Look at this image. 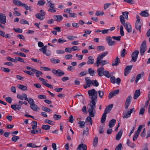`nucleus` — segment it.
Instances as JSON below:
<instances>
[{
    "label": "nucleus",
    "mask_w": 150,
    "mask_h": 150,
    "mask_svg": "<svg viewBox=\"0 0 150 150\" xmlns=\"http://www.w3.org/2000/svg\"><path fill=\"white\" fill-rule=\"evenodd\" d=\"M88 93L89 96V98L91 100L90 102V103H96L97 101V92L94 89H92L88 90Z\"/></svg>",
    "instance_id": "f257e3e1"
},
{
    "label": "nucleus",
    "mask_w": 150,
    "mask_h": 150,
    "mask_svg": "<svg viewBox=\"0 0 150 150\" xmlns=\"http://www.w3.org/2000/svg\"><path fill=\"white\" fill-rule=\"evenodd\" d=\"M97 72L98 76H104L106 77L109 78L111 76L108 71L104 70V68L103 66L98 68Z\"/></svg>",
    "instance_id": "f03ea898"
},
{
    "label": "nucleus",
    "mask_w": 150,
    "mask_h": 150,
    "mask_svg": "<svg viewBox=\"0 0 150 150\" xmlns=\"http://www.w3.org/2000/svg\"><path fill=\"white\" fill-rule=\"evenodd\" d=\"M90 106V108L88 111L89 113V115L92 117H93L96 115V112L95 108H96V103H90L88 104Z\"/></svg>",
    "instance_id": "7ed1b4c3"
},
{
    "label": "nucleus",
    "mask_w": 150,
    "mask_h": 150,
    "mask_svg": "<svg viewBox=\"0 0 150 150\" xmlns=\"http://www.w3.org/2000/svg\"><path fill=\"white\" fill-rule=\"evenodd\" d=\"M147 50V47L146 44V42L144 40L142 42L140 46V52L141 55L143 56L145 52Z\"/></svg>",
    "instance_id": "20e7f679"
},
{
    "label": "nucleus",
    "mask_w": 150,
    "mask_h": 150,
    "mask_svg": "<svg viewBox=\"0 0 150 150\" xmlns=\"http://www.w3.org/2000/svg\"><path fill=\"white\" fill-rule=\"evenodd\" d=\"M23 102L22 101L19 100L18 101L19 105L17 104L15 105H11V108L15 111H16L17 109L19 110L21 108V105L23 104Z\"/></svg>",
    "instance_id": "39448f33"
},
{
    "label": "nucleus",
    "mask_w": 150,
    "mask_h": 150,
    "mask_svg": "<svg viewBox=\"0 0 150 150\" xmlns=\"http://www.w3.org/2000/svg\"><path fill=\"white\" fill-rule=\"evenodd\" d=\"M85 84L83 85V87L85 89L86 88L88 87L91 86L92 83V80L89 79V77H85Z\"/></svg>",
    "instance_id": "423d86ee"
},
{
    "label": "nucleus",
    "mask_w": 150,
    "mask_h": 150,
    "mask_svg": "<svg viewBox=\"0 0 150 150\" xmlns=\"http://www.w3.org/2000/svg\"><path fill=\"white\" fill-rule=\"evenodd\" d=\"M52 71L53 74L59 76H62L64 74V73L60 69H53Z\"/></svg>",
    "instance_id": "0eeeda50"
},
{
    "label": "nucleus",
    "mask_w": 150,
    "mask_h": 150,
    "mask_svg": "<svg viewBox=\"0 0 150 150\" xmlns=\"http://www.w3.org/2000/svg\"><path fill=\"white\" fill-rule=\"evenodd\" d=\"M132 98V97L130 95L127 98L125 105V109H127L128 108L131 102Z\"/></svg>",
    "instance_id": "6e6552de"
},
{
    "label": "nucleus",
    "mask_w": 150,
    "mask_h": 150,
    "mask_svg": "<svg viewBox=\"0 0 150 150\" xmlns=\"http://www.w3.org/2000/svg\"><path fill=\"white\" fill-rule=\"evenodd\" d=\"M139 53V52L138 50H135L132 53V54L131 61H133L134 62L136 61Z\"/></svg>",
    "instance_id": "1a4fd4ad"
},
{
    "label": "nucleus",
    "mask_w": 150,
    "mask_h": 150,
    "mask_svg": "<svg viewBox=\"0 0 150 150\" xmlns=\"http://www.w3.org/2000/svg\"><path fill=\"white\" fill-rule=\"evenodd\" d=\"M112 38L110 36H108L105 38L106 40L107 41L108 45L110 46L114 45L116 43V42L115 41L112 40Z\"/></svg>",
    "instance_id": "9d476101"
},
{
    "label": "nucleus",
    "mask_w": 150,
    "mask_h": 150,
    "mask_svg": "<svg viewBox=\"0 0 150 150\" xmlns=\"http://www.w3.org/2000/svg\"><path fill=\"white\" fill-rule=\"evenodd\" d=\"M110 81L112 83L119 84L121 80L120 78H118L115 79V77L113 76H110Z\"/></svg>",
    "instance_id": "9b49d317"
},
{
    "label": "nucleus",
    "mask_w": 150,
    "mask_h": 150,
    "mask_svg": "<svg viewBox=\"0 0 150 150\" xmlns=\"http://www.w3.org/2000/svg\"><path fill=\"white\" fill-rule=\"evenodd\" d=\"M132 65L127 66L125 69L124 75L125 76H127L130 73Z\"/></svg>",
    "instance_id": "f8f14e48"
},
{
    "label": "nucleus",
    "mask_w": 150,
    "mask_h": 150,
    "mask_svg": "<svg viewBox=\"0 0 150 150\" xmlns=\"http://www.w3.org/2000/svg\"><path fill=\"white\" fill-rule=\"evenodd\" d=\"M6 22V17L4 14L0 13V23L5 25Z\"/></svg>",
    "instance_id": "ddd939ff"
},
{
    "label": "nucleus",
    "mask_w": 150,
    "mask_h": 150,
    "mask_svg": "<svg viewBox=\"0 0 150 150\" xmlns=\"http://www.w3.org/2000/svg\"><path fill=\"white\" fill-rule=\"evenodd\" d=\"M17 97L21 100H23L24 99L25 100H27L28 98L27 95L24 93L22 94L21 95L18 94Z\"/></svg>",
    "instance_id": "4468645a"
},
{
    "label": "nucleus",
    "mask_w": 150,
    "mask_h": 150,
    "mask_svg": "<svg viewBox=\"0 0 150 150\" xmlns=\"http://www.w3.org/2000/svg\"><path fill=\"white\" fill-rule=\"evenodd\" d=\"M123 25L125 26V28L128 33H130L132 31V26L129 22H126Z\"/></svg>",
    "instance_id": "2eb2a0df"
},
{
    "label": "nucleus",
    "mask_w": 150,
    "mask_h": 150,
    "mask_svg": "<svg viewBox=\"0 0 150 150\" xmlns=\"http://www.w3.org/2000/svg\"><path fill=\"white\" fill-rule=\"evenodd\" d=\"M13 3L14 4L19 6H26L25 4L22 3L18 0H13Z\"/></svg>",
    "instance_id": "dca6fc26"
},
{
    "label": "nucleus",
    "mask_w": 150,
    "mask_h": 150,
    "mask_svg": "<svg viewBox=\"0 0 150 150\" xmlns=\"http://www.w3.org/2000/svg\"><path fill=\"white\" fill-rule=\"evenodd\" d=\"M87 149V147L86 145L82 143L79 145L77 150H86Z\"/></svg>",
    "instance_id": "f3484780"
},
{
    "label": "nucleus",
    "mask_w": 150,
    "mask_h": 150,
    "mask_svg": "<svg viewBox=\"0 0 150 150\" xmlns=\"http://www.w3.org/2000/svg\"><path fill=\"white\" fill-rule=\"evenodd\" d=\"M113 106V104H110L108 106L105 108L104 111V113L107 114L109 113L112 109Z\"/></svg>",
    "instance_id": "a211bd4d"
},
{
    "label": "nucleus",
    "mask_w": 150,
    "mask_h": 150,
    "mask_svg": "<svg viewBox=\"0 0 150 150\" xmlns=\"http://www.w3.org/2000/svg\"><path fill=\"white\" fill-rule=\"evenodd\" d=\"M53 18L54 20L56 21L60 22L63 19L62 16L60 15H54Z\"/></svg>",
    "instance_id": "6ab92c4d"
},
{
    "label": "nucleus",
    "mask_w": 150,
    "mask_h": 150,
    "mask_svg": "<svg viewBox=\"0 0 150 150\" xmlns=\"http://www.w3.org/2000/svg\"><path fill=\"white\" fill-rule=\"evenodd\" d=\"M142 24L140 22H136L135 27L136 29L138 30L140 33L141 32V28Z\"/></svg>",
    "instance_id": "aec40b11"
},
{
    "label": "nucleus",
    "mask_w": 150,
    "mask_h": 150,
    "mask_svg": "<svg viewBox=\"0 0 150 150\" xmlns=\"http://www.w3.org/2000/svg\"><path fill=\"white\" fill-rule=\"evenodd\" d=\"M140 92L139 89L137 90L135 92L133 98L134 99H136L140 95Z\"/></svg>",
    "instance_id": "412c9836"
},
{
    "label": "nucleus",
    "mask_w": 150,
    "mask_h": 150,
    "mask_svg": "<svg viewBox=\"0 0 150 150\" xmlns=\"http://www.w3.org/2000/svg\"><path fill=\"white\" fill-rule=\"evenodd\" d=\"M147 11H148L147 10L146 11H142L139 14L142 17H148L149 16V14Z\"/></svg>",
    "instance_id": "4be33fe9"
},
{
    "label": "nucleus",
    "mask_w": 150,
    "mask_h": 150,
    "mask_svg": "<svg viewBox=\"0 0 150 150\" xmlns=\"http://www.w3.org/2000/svg\"><path fill=\"white\" fill-rule=\"evenodd\" d=\"M120 63V60L118 57H117L115 60L112 62V65L113 66H116L118 65V63Z\"/></svg>",
    "instance_id": "5701e85b"
},
{
    "label": "nucleus",
    "mask_w": 150,
    "mask_h": 150,
    "mask_svg": "<svg viewBox=\"0 0 150 150\" xmlns=\"http://www.w3.org/2000/svg\"><path fill=\"white\" fill-rule=\"evenodd\" d=\"M116 122V120L115 119H112L109 122L108 126L109 127H113Z\"/></svg>",
    "instance_id": "b1692460"
},
{
    "label": "nucleus",
    "mask_w": 150,
    "mask_h": 150,
    "mask_svg": "<svg viewBox=\"0 0 150 150\" xmlns=\"http://www.w3.org/2000/svg\"><path fill=\"white\" fill-rule=\"evenodd\" d=\"M88 60L87 61V64H93L94 62V59L92 56L88 57Z\"/></svg>",
    "instance_id": "393cba45"
},
{
    "label": "nucleus",
    "mask_w": 150,
    "mask_h": 150,
    "mask_svg": "<svg viewBox=\"0 0 150 150\" xmlns=\"http://www.w3.org/2000/svg\"><path fill=\"white\" fill-rule=\"evenodd\" d=\"M122 134V130H120L117 134L116 137V139L119 140L120 139Z\"/></svg>",
    "instance_id": "a878e982"
},
{
    "label": "nucleus",
    "mask_w": 150,
    "mask_h": 150,
    "mask_svg": "<svg viewBox=\"0 0 150 150\" xmlns=\"http://www.w3.org/2000/svg\"><path fill=\"white\" fill-rule=\"evenodd\" d=\"M30 108L34 111H36L38 110L39 109V108L38 106L35 104V103L31 105H30Z\"/></svg>",
    "instance_id": "bb28decb"
},
{
    "label": "nucleus",
    "mask_w": 150,
    "mask_h": 150,
    "mask_svg": "<svg viewBox=\"0 0 150 150\" xmlns=\"http://www.w3.org/2000/svg\"><path fill=\"white\" fill-rule=\"evenodd\" d=\"M144 72H142L141 73H140L138 74L136 77L135 82L136 83H137L138 81L139 80V79H141L142 76H144Z\"/></svg>",
    "instance_id": "cd10ccee"
},
{
    "label": "nucleus",
    "mask_w": 150,
    "mask_h": 150,
    "mask_svg": "<svg viewBox=\"0 0 150 150\" xmlns=\"http://www.w3.org/2000/svg\"><path fill=\"white\" fill-rule=\"evenodd\" d=\"M127 144L128 146L132 148H134L136 146L135 144L131 142L129 139L127 140Z\"/></svg>",
    "instance_id": "c85d7f7f"
},
{
    "label": "nucleus",
    "mask_w": 150,
    "mask_h": 150,
    "mask_svg": "<svg viewBox=\"0 0 150 150\" xmlns=\"http://www.w3.org/2000/svg\"><path fill=\"white\" fill-rule=\"evenodd\" d=\"M27 146L32 148L40 147L41 146V145L39 146H37L35 144L32 143H30L27 144Z\"/></svg>",
    "instance_id": "c756f323"
},
{
    "label": "nucleus",
    "mask_w": 150,
    "mask_h": 150,
    "mask_svg": "<svg viewBox=\"0 0 150 150\" xmlns=\"http://www.w3.org/2000/svg\"><path fill=\"white\" fill-rule=\"evenodd\" d=\"M18 88L22 91H26L27 90V87L24 85L20 84L18 85Z\"/></svg>",
    "instance_id": "7c9ffc66"
},
{
    "label": "nucleus",
    "mask_w": 150,
    "mask_h": 150,
    "mask_svg": "<svg viewBox=\"0 0 150 150\" xmlns=\"http://www.w3.org/2000/svg\"><path fill=\"white\" fill-rule=\"evenodd\" d=\"M35 16L38 19L42 20H43L44 18V17H43V16H42V15H41V14L39 13H38L35 14Z\"/></svg>",
    "instance_id": "2f4dec72"
},
{
    "label": "nucleus",
    "mask_w": 150,
    "mask_h": 150,
    "mask_svg": "<svg viewBox=\"0 0 150 150\" xmlns=\"http://www.w3.org/2000/svg\"><path fill=\"white\" fill-rule=\"evenodd\" d=\"M37 122L35 121H33L32 122V128L33 129H35L37 127Z\"/></svg>",
    "instance_id": "473e14b6"
},
{
    "label": "nucleus",
    "mask_w": 150,
    "mask_h": 150,
    "mask_svg": "<svg viewBox=\"0 0 150 150\" xmlns=\"http://www.w3.org/2000/svg\"><path fill=\"white\" fill-rule=\"evenodd\" d=\"M88 73L92 76H93L96 73L95 71L93 70L91 68H89L88 69Z\"/></svg>",
    "instance_id": "72a5a7b5"
},
{
    "label": "nucleus",
    "mask_w": 150,
    "mask_h": 150,
    "mask_svg": "<svg viewBox=\"0 0 150 150\" xmlns=\"http://www.w3.org/2000/svg\"><path fill=\"white\" fill-rule=\"evenodd\" d=\"M61 116L60 115H56L55 114L53 115V118L55 120H59L61 119Z\"/></svg>",
    "instance_id": "f704fd0d"
},
{
    "label": "nucleus",
    "mask_w": 150,
    "mask_h": 150,
    "mask_svg": "<svg viewBox=\"0 0 150 150\" xmlns=\"http://www.w3.org/2000/svg\"><path fill=\"white\" fill-rule=\"evenodd\" d=\"M98 140V137H95L94 139L93 142V145L95 147L97 145Z\"/></svg>",
    "instance_id": "c9c22d12"
},
{
    "label": "nucleus",
    "mask_w": 150,
    "mask_h": 150,
    "mask_svg": "<svg viewBox=\"0 0 150 150\" xmlns=\"http://www.w3.org/2000/svg\"><path fill=\"white\" fill-rule=\"evenodd\" d=\"M106 114L104 113L102 116L101 119V123H104L106 119Z\"/></svg>",
    "instance_id": "e433bc0d"
},
{
    "label": "nucleus",
    "mask_w": 150,
    "mask_h": 150,
    "mask_svg": "<svg viewBox=\"0 0 150 150\" xmlns=\"http://www.w3.org/2000/svg\"><path fill=\"white\" fill-rule=\"evenodd\" d=\"M34 73L36 74V76L37 77H40L39 75H42V72L39 71L36 69L35 70Z\"/></svg>",
    "instance_id": "4c0bfd02"
},
{
    "label": "nucleus",
    "mask_w": 150,
    "mask_h": 150,
    "mask_svg": "<svg viewBox=\"0 0 150 150\" xmlns=\"http://www.w3.org/2000/svg\"><path fill=\"white\" fill-rule=\"evenodd\" d=\"M93 86L96 87H97L99 86V83L96 80H92V83Z\"/></svg>",
    "instance_id": "58836bf2"
},
{
    "label": "nucleus",
    "mask_w": 150,
    "mask_h": 150,
    "mask_svg": "<svg viewBox=\"0 0 150 150\" xmlns=\"http://www.w3.org/2000/svg\"><path fill=\"white\" fill-rule=\"evenodd\" d=\"M50 60L51 62L53 64H57L59 63L60 62L59 59L54 58L51 59Z\"/></svg>",
    "instance_id": "ea45409f"
},
{
    "label": "nucleus",
    "mask_w": 150,
    "mask_h": 150,
    "mask_svg": "<svg viewBox=\"0 0 150 150\" xmlns=\"http://www.w3.org/2000/svg\"><path fill=\"white\" fill-rule=\"evenodd\" d=\"M27 101H28V103L30 104V105H31L35 103V102L31 98H28Z\"/></svg>",
    "instance_id": "a19ab883"
},
{
    "label": "nucleus",
    "mask_w": 150,
    "mask_h": 150,
    "mask_svg": "<svg viewBox=\"0 0 150 150\" xmlns=\"http://www.w3.org/2000/svg\"><path fill=\"white\" fill-rule=\"evenodd\" d=\"M50 126L48 125H44L42 126V129L45 130H48L50 129Z\"/></svg>",
    "instance_id": "79ce46f5"
},
{
    "label": "nucleus",
    "mask_w": 150,
    "mask_h": 150,
    "mask_svg": "<svg viewBox=\"0 0 150 150\" xmlns=\"http://www.w3.org/2000/svg\"><path fill=\"white\" fill-rule=\"evenodd\" d=\"M91 117L90 116L87 117L86 120V122H90V124L91 125L92 124L93 121L91 119Z\"/></svg>",
    "instance_id": "37998d69"
},
{
    "label": "nucleus",
    "mask_w": 150,
    "mask_h": 150,
    "mask_svg": "<svg viewBox=\"0 0 150 150\" xmlns=\"http://www.w3.org/2000/svg\"><path fill=\"white\" fill-rule=\"evenodd\" d=\"M47 46H45L42 48L39 49L40 51H42L43 54L45 53L46 50H47Z\"/></svg>",
    "instance_id": "c03bdc74"
},
{
    "label": "nucleus",
    "mask_w": 150,
    "mask_h": 150,
    "mask_svg": "<svg viewBox=\"0 0 150 150\" xmlns=\"http://www.w3.org/2000/svg\"><path fill=\"white\" fill-rule=\"evenodd\" d=\"M120 22L123 25L125 23L124 18L122 15H121L120 16Z\"/></svg>",
    "instance_id": "a18cd8bd"
},
{
    "label": "nucleus",
    "mask_w": 150,
    "mask_h": 150,
    "mask_svg": "<svg viewBox=\"0 0 150 150\" xmlns=\"http://www.w3.org/2000/svg\"><path fill=\"white\" fill-rule=\"evenodd\" d=\"M45 2V1L43 0H40L39 1L37 4V5L38 6H43Z\"/></svg>",
    "instance_id": "49530a36"
},
{
    "label": "nucleus",
    "mask_w": 150,
    "mask_h": 150,
    "mask_svg": "<svg viewBox=\"0 0 150 150\" xmlns=\"http://www.w3.org/2000/svg\"><path fill=\"white\" fill-rule=\"evenodd\" d=\"M6 59L10 61H11L14 62L16 63L17 62V61L15 59L11 58L10 57H6Z\"/></svg>",
    "instance_id": "de8ad7c7"
},
{
    "label": "nucleus",
    "mask_w": 150,
    "mask_h": 150,
    "mask_svg": "<svg viewBox=\"0 0 150 150\" xmlns=\"http://www.w3.org/2000/svg\"><path fill=\"white\" fill-rule=\"evenodd\" d=\"M96 49L97 51H103L105 50V48L103 46H99L97 47Z\"/></svg>",
    "instance_id": "09e8293b"
},
{
    "label": "nucleus",
    "mask_w": 150,
    "mask_h": 150,
    "mask_svg": "<svg viewBox=\"0 0 150 150\" xmlns=\"http://www.w3.org/2000/svg\"><path fill=\"white\" fill-rule=\"evenodd\" d=\"M122 144L121 143H120L116 147L115 150H122Z\"/></svg>",
    "instance_id": "8fccbe9b"
},
{
    "label": "nucleus",
    "mask_w": 150,
    "mask_h": 150,
    "mask_svg": "<svg viewBox=\"0 0 150 150\" xmlns=\"http://www.w3.org/2000/svg\"><path fill=\"white\" fill-rule=\"evenodd\" d=\"M20 22L22 24L29 25L28 22L27 21L24 19H21L20 21Z\"/></svg>",
    "instance_id": "3c124183"
},
{
    "label": "nucleus",
    "mask_w": 150,
    "mask_h": 150,
    "mask_svg": "<svg viewBox=\"0 0 150 150\" xmlns=\"http://www.w3.org/2000/svg\"><path fill=\"white\" fill-rule=\"evenodd\" d=\"M42 109L43 111L46 112H49L51 111V110L50 109L45 106H42Z\"/></svg>",
    "instance_id": "603ef678"
},
{
    "label": "nucleus",
    "mask_w": 150,
    "mask_h": 150,
    "mask_svg": "<svg viewBox=\"0 0 150 150\" xmlns=\"http://www.w3.org/2000/svg\"><path fill=\"white\" fill-rule=\"evenodd\" d=\"M87 74V71H85L81 72L79 74V76L80 77L82 76H83L86 75Z\"/></svg>",
    "instance_id": "864d4df0"
},
{
    "label": "nucleus",
    "mask_w": 150,
    "mask_h": 150,
    "mask_svg": "<svg viewBox=\"0 0 150 150\" xmlns=\"http://www.w3.org/2000/svg\"><path fill=\"white\" fill-rule=\"evenodd\" d=\"M13 53L14 54H18L21 57H26V55L25 54L21 52H14Z\"/></svg>",
    "instance_id": "5fc2aeb1"
},
{
    "label": "nucleus",
    "mask_w": 150,
    "mask_h": 150,
    "mask_svg": "<svg viewBox=\"0 0 150 150\" xmlns=\"http://www.w3.org/2000/svg\"><path fill=\"white\" fill-rule=\"evenodd\" d=\"M46 123H47L49 124L52 125H53L54 124V122H53L51 120H49L47 119H46L44 121Z\"/></svg>",
    "instance_id": "6e6d98bb"
},
{
    "label": "nucleus",
    "mask_w": 150,
    "mask_h": 150,
    "mask_svg": "<svg viewBox=\"0 0 150 150\" xmlns=\"http://www.w3.org/2000/svg\"><path fill=\"white\" fill-rule=\"evenodd\" d=\"M126 54V49H124L121 52V56L122 57H125Z\"/></svg>",
    "instance_id": "4d7b16f0"
},
{
    "label": "nucleus",
    "mask_w": 150,
    "mask_h": 150,
    "mask_svg": "<svg viewBox=\"0 0 150 150\" xmlns=\"http://www.w3.org/2000/svg\"><path fill=\"white\" fill-rule=\"evenodd\" d=\"M19 139L20 138L18 136H14L12 137L11 139V140L12 141L14 142H16L17 140Z\"/></svg>",
    "instance_id": "13d9d810"
},
{
    "label": "nucleus",
    "mask_w": 150,
    "mask_h": 150,
    "mask_svg": "<svg viewBox=\"0 0 150 150\" xmlns=\"http://www.w3.org/2000/svg\"><path fill=\"white\" fill-rule=\"evenodd\" d=\"M88 129L87 127L84 130L83 132V135L87 136L88 134Z\"/></svg>",
    "instance_id": "bf43d9fd"
},
{
    "label": "nucleus",
    "mask_w": 150,
    "mask_h": 150,
    "mask_svg": "<svg viewBox=\"0 0 150 150\" xmlns=\"http://www.w3.org/2000/svg\"><path fill=\"white\" fill-rule=\"evenodd\" d=\"M1 69L2 71L7 73L10 72V70L9 69L4 67H1Z\"/></svg>",
    "instance_id": "052dcab7"
},
{
    "label": "nucleus",
    "mask_w": 150,
    "mask_h": 150,
    "mask_svg": "<svg viewBox=\"0 0 150 150\" xmlns=\"http://www.w3.org/2000/svg\"><path fill=\"white\" fill-rule=\"evenodd\" d=\"M142 126L143 125H140L138 128L137 130L135 132L139 134V133L142 128Z\"/></svg>",
    "instance_id": "680f3d73"
},
{
    "label": "nucleus",
    "mask_w": 150,
    "mask_h": 150,
    "mask_svg": "<svg viewBox=\"0 0 150 150\" xmlns=\"http://www.w3.org/2000/svg\"><path fill=\"white\" fill-rule=\"evenodd\" d=\"M98 93L100 98H102L104 95L103 92L102 91H98Z\"/></svg>",
    "instance_id": "e2e57ef3"
},
{
    "label": "nucleus",
    "mask_w": 150,
    "mask_h": 150,
    "mask_svg": "<svg viewBox=\"0 0 150 150\" xmlns=\"http://www.w3.org/2000/svg\"><path fill=\"white\" fill-rule=\"evenodd\" d=\"M48 11L54 13L56 12V10L55 9L54 7H52V8H50L48 10Z\"/></svg>",
    "instance_id": "0e129e2a"
},
{
    "label": "nucleus",
    "mask_w": 150,
    "mask_h": 150,
    "mask_svg": "<svg viewBox=\"0 0 150 150\" xmlns=\"http://www.w3.org/2000/svg\"><path fill=\"white\" fill-rule=\"evenodd\" d=\"M104 14V13L103 11H98L96 12L95 15L97 16H98L100 15H103Z\"/></svg>",
    "instance_id": "69168bd1"
},
{
    "label": "nucleus",
    "mask_w": 150,
    "mask_h": 150,
    "mask_svg": "<svg viewBox=\"0 0 150 150\" xmlns=\"http://www.w3.org/2000/svg\"><path fill=\"white\" fill-rule=\"evenodd\" d=\"M112 38L114 40L118 41H119L120 40V38H121V36H118V37L117 36H112Z\"/></svg>",
    "instance_id": "338daca9"
},
{
    "label": "nucleus",
    "mask_w": 150,
    "mask_h": 150,
    "mask_svg": "<svg viewBox=\"0 0 150 150\" xmlns=\"http://www.w3.org/2000/svg\"><path fill=\"white\" fill-rule=\"evenodd\" d=\"M111 3H107L104 4V8L105 10H106L107 8H108L111 6Z\"/></svg>",
    "instance_id": "774afa93"
}]
</instances>
